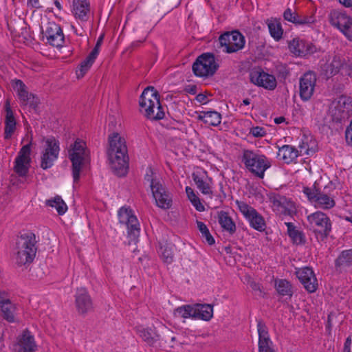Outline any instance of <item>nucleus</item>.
<instances>
[{"label": "nucleus", "mask_w": 352, "mask_h": 352, "mask_svg": "<svg viewBox=\"0 0 352 352\" xmlns=\"http://www.w3.org/2000/svg\"><path fill=\"white\" fill-rule=\"evenodd\" d=\"M108 140L107 154L110 168L116 175L123 176L126 173L129 160L125 140L119 133H113Z\"/></svg>", "instance_id": "nucleus-1"}, {"label": "nucleus", "mask_w": 352, "mask_h": 352, "mask_svg": "<svg viewBox=\"0 0 352 352\" xmlns=\"http://www.w3.org/2000/svg\"><path fill=\"white\" fill-rule=\"evenodd\" d=\"M36 236L29 232L22 234L17 240L15 261L18 265L31 263L36 253Z\"/></svg>", "instance_id": "nucleus-2"}, {"label": "nucleus", "mask_w": 352, "mask_h": 352, "mask_svg": "<svg viewBox=\"0 0 352 352\" xmlns=\"http://www.w3.org/2000/svg\"><path fill=\"white\" fill-rule=\"evenodd\" d=\"M144 178L146 182L149 184L156 205L161 208H169L172 204L171 196L163 186L160 177L151 168L146 169Z\"/></svg>", "instance_id": "nucleus-3"}, {"label": "nucleus", "mask_w": 352, "mask_h": 352, "mask_svg": "<svg viewBox=\"0 0 352 352\" xmlns=\"http://www.w3.org/2000/svg\"><path fill=\"white\" fill-rule=\"evenodd\" d=\"M88 156L86 143L77 138L68 148V157L72 164V177L74 182L76 183L80 179V173L86 163Z\"/></svg>", "instance_id": "nucleus-4"}, {"label": "nucleus", "mask_w": 352, "mask_h": 352, "mask_svg": "<svg viewBox=\"0 0 352 352\" xmlns=\"http://www.w3.org/2000/svg\"><path fill=\"white\" fill-rule=\"evenodd\" d=\"M242 162L249 171L260 178L264 177L265 170L271 166L270 161L264 155L251 150L243 151Z\"/></svg>", "instance_id": "nucleus-5"}, {"label": "nucleus", "mask_w": 352, "mask_h": 352, "mask_svg": "<svg viewBox=\"0 0 352 352\" xmlns=\"http://www.w3.org/2000/svg\"><path fill=\"white\" fill-rule=\"evenodd\" d=\"M219 65L215 62L212 54L205 53L199 56L192 65V72L199 77L212 76L217 70Z\"/></svg>", "instance_id": "nucleus-6"}, {"label": "nucleus", "mask_w": 352, "mask_h": 352, "mask_svg": "<svg viewBox=\"0 0 352 352\" xmlns=\"http://www.w3.org/2000/svg\"><path fill=\"white\" fill-rule=\"evenodd\" d=\"M235 203L252 228L260 232L265 230L266 228L265 219L256 210L243 201L236 200Z\"/></svg>", "instance_id": "nucleus-7"}, {"label": "nucleus", "mask_w": 352, "mask_h": 352, "mask_svg": "<svg viewBox=\"0 0 352 352\" xmlns=\"http://www.w3.org/2000/svg\"><path fill=\"white\" fill-rule=\"evenodd\" d=\"M11 85L24 107L30 109L38 107L40 100L36 95L29 93L27 86L21 80L14 79L11 81Z\"/></svg>", "instance_id": "nucleus-8"}, {"label": "nucleus", "mask_w": 352, "mask_h": 352, "mask_svg": "<svg viewBox=\"0 0 352 352\" xmlns=\"http://www.w3.org/2000/svg\"><path fill=\"white\" fill-rule=\"evenodd\" d=\"M303 192L316 208L328 210L336 204L333 197L316 188L305 187L303 188Z\"/></svg>", "instance_id": "nucleus-9"}, {"label": "nucleus", "mask_w": 352, "mask_h": 352, "mask_svg": "<svg viewBox=\"0 0 352 352\" xmlns=\"http://www.w3.org/2000/svg\"><path fill=\"white\" fill-rule=\"evenodd\" d=\"M139 104L144 110H161L164 108V104L160 102V96L159 92L153 86L146 87L142 91Z\"/></svg>", "instance_id": "nucleus-10"}, {"label": "nucleus", "mask_w": 352, "mask_h": 352, "mask_svg": "<svg viewBox=\"0 0 352 352\" xmlns=\"http://www.w3.org/2000/svg\"><path fill=\"white\" fill-rule=\"evenodd\" d=\"M45 146L41 155V166L43 169L51 168L57 160L59 153V143L54 138L45 140Z\"/></svg>", "instance_id": "nucleus-11"}, {"label": "nucleus", "mask_w": 352, "mask_h": 352, "mask_svg": "<svg viewBox=\"0 0 352 352\" xmlns=\"http://www.w3.org/2000/svg\"><path fill=\"white\" fill-rule=\"evenodd\" d=\"M219 43L226 47L227 53H233L241 50L245 45V38L237 30L226 32L219 36Z\"/></svg>", "instance_id": "nucleus-12"}, {"label": "nucleus", "mask_w": 352, "mask_h": 352, "mask_svg": "<svg viewBox=\"0 0 352 352\" xmlns=\"http://www.w3.org/2000/svg\"><path fill=\"white\" fill-rule=\"evenodd\" d=\"M12 349L14 352H36L37 345L34 335L28 329L23 330L16 338Z\"/></svg>", "instance_id": "nucleus-13"}, {"label": "nucleus", "mask_w": 352, "mask_h": 352, "mask_svg": "<svg viewBox=\"0 0 352 352\" xmlns=\"http://www.w3.org/2000/svg\"><path fill=\"white\" fill-rule=\"evenodd\" d=\"M310 228L316 232L327 236L331 231V224L326 214L320 211L311 213L307 216Z\"/></svg>", "instance_id": "nucleus-14"}, {"label": "nucleus", "mask_w": 352, "mask_h": 352, "mask_svg": "<svg viewBox=\"0 0 352 352\" xmlns=\"http://www.w3.org/2000/svg\"><path fill=\"white\" fill-rule=\"evenodd\" d=\"M31 142L23 146L14 160V170L20 177L27 175L30 166Z\"/></svg>", "instance_id": "nucleus-15"}, {"label": "nucleus", "mask_w": 352, "mask_h": 352, "mask_svg": "<svg viewBox=\"0 0 352 352\" xmlns=\"http://www.w3.org/2000/svg\"><path fill=\"white\" fill-rule=\"evenodd\" d=\"M42 33L46 37L47 43L52 46L60 47L64 43V34L61 28L54 22H48Z\"/></svg>", "instance_id": "nucleus-16"}, {"label": "nucleus", "mask_w": 352, "mask_h": 352, "mask_svg": "<svg viewBox=\"0 0 352 352\" xmlns=\"http://www.w3.org/2000/svg\"><path fill=\"white\" fill-rule=\"evenodd\" d=\"M118 215L119 221L126 225L129 234L133 235L134 237L138 236L140 232V224L132 210L127 207H122Z\"/></svg>", "instance_id": "nucleus-17"}, {"label": "nucleus", "mask_w": 352, "mask_h": 352, "mask_svg": "<svg viewBox=\"0 0 352 352\" xmlns=\"http://www.w3.org/2000/svg\"><path fill=\"white\" fill-rule=\"evenodd\" d=\"M269 199L273 210L279 214H288L295 209L294 203L286 197L278 193H271Z\"/></svg>", "instance_id": "nucleus-18"}, {"label": "nucleus", "mask_w": 352, "mask_h": 352, "mask_svg": "<svg viewBox=\"0 0 352 352\" xmlns=\"http://www.w3.org/2000/svg\"><path fill=\"white\" fill-rule=\"evenodd\" d=\"M296 275L305 289L309 293L314 292L318 288V280L313 270L309 267L298 268Z\"/></svg>", "instance_id": "nucleus-19"}, {"label": "nucleus", "mask_w": 352, "mask_h": 352, "mask_svg": "<svg viewBox=\"0 0 352 352\" xmlns=\"http://www.w3.org/2000/svg\"><path fill=\"white\" fill-rule=\"evenodd\" d=\"M75 305L78 313L80 315H85L92 310V300L85 288L77 289L75 294Z\"/></svg>", "instance_id": "nucleus-20"}, {"label": "nucleus", "mask_w": 352, "mask_h": 352, "mask_svg": "<svg viewBox=\"0 0 352 352\" xmlns=\"http://www.w3.org/2000/svg\"><path fill=\"white\" fill-rule=\"evenodd\" d=\"M316 82V76L309 72L300 79V95L304 100H309L313 95Z\"/></svg>", "instance_id": "nucleus-21"}, {"label": "nucleus", "mask_w": 352, "mask_h": 352, "mask_svg": "<svg viewBox=\"0 0 352 352\" xmlns=\"http://www.w3.org/2000/svg\"><path fill=\"white\" fill-rule=\"evenodd\" d=\"M0 310L4 320L8 322H15L16 307L10 298L8 293L0 292Z\"/></svg>", "instance_id": "nucleus-22"}, {"label": "nucleus", "mask_w": 352, "mask_h": 352, "mask_svg": "<svg viewBox=\"0 0 352 352\" xmlns=\"http://www.w3.org/2000/svg\"><path fill=\"white\" fill-rule=\"evenodd\" d=\"M250 80L252 83L269 90H273L276 87L275 77L263 71L256 70L250 73Z\"/></svg>", "instance_id": "nucleus-23"}, {"label": "nucleus", "mask_w": 352, "mask_h": 352, "mask_svg": "<svg viewBox=\"0 0 352 352\" xmlns=\"http://www.w3.org/2000/svg\"><path fill=\"white\" fill-rule=\"evenodd\" d=\"M331 24L337 27L350 41H352V19L344 14L331 15Z\"/></svg>", "instance_id": "nucleus-24"}, {"label": "nucleus", "mask_w": 352, "mask_h": 352, "mask_svg": "<svg viewBox=\"0 0 352 352\" xmlns=\"http://www.w3.org/2000/svg\"><path fill=\"white\" fill-rule=\"evenodd\" d=\"M257 331L258 334V352H275L267 328L260 320L257 323Z\"/></svg>", "instance_id": "nucleus-25"}, {"label": "nucleus", "mask_w": 352, "mask_h": 352, "mask_svg": "<svg viewBox=\"0 0 352 352\" xmlns=\"http://www.w3.org/2000/svg\"><path fill=\"white\" fill-rule=\"evenodd\" d=\"M192 179L197 188L204 195H210L211 190V179L208 177L207 172L203 169H197L192 173Z\"/></svg>", "instance_id": "nucleus-26"}, {"label": "nucleus", "mask_w": 352, "mask_h": 352, "mask_svg": "<svg viewBox=\"0 0 352 352\" xmlns=\"http://www.w3.org/2000/svg\"><path fill=\"white\" fill-rule=\"evenodd\" d=\"M335 266L340 272L352 267V250H343L336 259Z\"/></svg>", "instance_id": "nucleus-27"}, {"label": "nucleus", "mask_w": 352, "mask_h": 352, "mask_svg": "<svg viewBox=\"0 0 352 352\" xmlns=\"http://www.w3.org/2000/svg\"><path fill=\"white\" fill-rule=\"evenodd\" d=\"M217 216L218 222L223 230L226 231L230 234L235 233L236 230V224L227 212L218 211Z\"/></svg>", "instance_id": "nucleus-28"}, {"label": "nucleus", "mask_w": 352, "mask_h": 352, "mask_svg": "<svg viewBox=\"0 0 352 352\" xmlns=\"http://www.w3.org/2000/svg\"><path fill=\"white\" fill-rule=\"evenodd\" d=\"M74 13L76 18L82 21H87L89 18V2L87 0L74 1Z\"/></svg>", "instance_id": "nucleus-29"}, {"label": "nucleus", "mask_w": 352, "mask_h": 352, "mask_svg": "<svg viewBox=\"0 0 352 352\" xmlns=\"http://www.w3.org/2000/svg\"><path fill=\"white\" fill-rule=\"evenodd\" d=\"M316 142L311 135L304 134L298 144L300 155H311L315 152Z\"/></svg>", "instance_id": "nucleus-30"}, {"label": "nucleus", "mask_w": 352, "mask_h": 352, "mask_svg": "<svg viewBox=\"0 0 352 352\" xmlns=\"http://www.w3.org/2000/svg\"><path fill=\"white\" fill-rule=\"evenodd\" d=\"M300 155L298 149L291 145H284L279 148L277 153L279 159L287 164L294 162Z\"/></svg>", "instance_id": "nucleus-31"}, {"label": "nucleus", "mask_w": 352, "mask_h": 352, "mask_svg": "<svg viewBox=\"0 0 352 352\" xmlns=\"http://www.w3.org/2000/svg\"><path fill=\"white\" fill-rule=\"evenodd\" d=\"M195 319H201L208 321L213 316V308L209 304H197L194 305Z\"/></svg>", "instance_id": "nucleus-32"}, {"label": "nucleus", "mask_w": 352, "mask_h": 352, "mask_svg": "<svg viewBox=\"0 0 352 352\" xmlns=\"http://www.w3.org/2000/svg\"><path fill=\"white\" fill-rule=\"evenodd\" d=\"M197 117L204 123L211 126H217L221 122V115L219 111H199Z\"/></svg>", "instance_id": "nucleus-33"}, {"label": "nucleus", "mask_w": 352, "mask_h": 352, "mask_svg": "<svg viewBox=\"0 0 352 352\" xmlns=\"http://www.w3.org/2000/svg\"><path fill=\"white\" fill-rule=\"evenodd\" d=\"M329 109L331 110H351L352 99L346 96H340L331 102Z\"/></svg>", "instance_id": "nucleus-34"}, {"label": "nucleus", "mask_w": 352, "mask_h": 352, "mask_svg": "<svg viewBox=\"0 0 352 352\" xmlns=\"http://www.w3.org/2000/svg\"><path fill=\"white\" fill-rule=\"evenodd\" d=\"M289 49L291 52L298 56H304L308 52L305 43L297 38H294L289 43Z\"/></svg>", "instance_id": "nucleus-35"}, {"label": "nucleus", "mask_w": 352, "mask_h": 352, "mask_svg": "<svg viewBox=\"0 0 352 352\" xmlns=\"http://www.w3.org/2000/svg\"><path fill=\"white\" fill-rule=\"evenodd\" d=\"M16 120L13 111H7L5 120L4 137L10 139L16 129Z\"/></svg>", "instance_id": "nucleus-36"}, {"label": "nucleus", "mask_w": 352, "mask_h": 352, "mask_svg": "<svg viewBox=\"0 0 352 352\" xmlns=\"http://www.w3.org/2000/svg\"><path fill=\"white\" fill-rule=\"evenodd\" d=\"M277 292L281 296H292V287L291 283L286 279H276L274 284Z\"/></svg>", "instance_id": "nucleus-37"}, {"label": "nucleus", "mask_w": 352, "mask_h": 352, "mask_svg": "<svg viewBox=\"0 0 352 352\" xmlns=\"http://www.w3.org/2000/svg\"><path fill=\"white\" fill-rule=\"evenodd\" d=\"M174 316L177 318H188L195 316L194 306L189 305H182L174 310Z\"/></svg>", "instance_id": "nucleus-38"}, {"label": "nucleus", "mask_w": 352, "mask_h": 352, "mask_svg": "<svg viewBox=\"0 0 352 352\" xmlns=\"http://www.w3.org/2000/svg\"><path fill=\"white\" fill-rule=\"evenodd\" d=\"M46 204L52 208H55L57 212L62 215L65 213L67 206L60 197L57 196L52 199L46 201Z\"/></svg>", "instance_id": "nucleus-39"}, {"label": "nucleus", "mask_w": 352, "mask_h": 352, "mask_svg": "<svg viewBox=\"0 0 352 352\" xmlns=\"http://www.w3.org/2000/svg\"><path fill=\"white\" fill-rule=\"evenodd\" d=\"M267 25L270 35L276 41L280 40L283 33L280 23L276 20H271L268 22Z\"/></svg>", "instance_id": "nucleus-40"}, {"label": "nucleus", "mask_w": 352, "mask_h": 352, "mask_svg": "<svg viewBox=\"0 0 352 352\" xmlns=\"http://www.w3.org/2000/svg\"><path fill=\"white\" fill-rule=\"evenodd\" d=\"M139 336L148 344H153L156 340L157 336L151 329L140 327L138 329Z\"/></svg>", "instance_id": "nucleus-41"}, {"label": "nucleus", "mask_w": 352, "mask_h": 352, "mask_svg": "<svg viewBox=\"0 0 352 352\" xmlns=\"http://www.w3.org/2000/svg\"><path fill=\"white\" fill-rule=\"evenodd\" d=\"M159 254L165 263L170 264L173 261L174 255L172 246L168 245H161Z\"/></svg>", "instance_id": "nucleus-42"}, {"label": "nucleus", "mask_w": 352, "mask_h": 352, "mask_svg": "<svg viewBox=\"0 0 352 352\" xmlns=\"http://www.w3.org/2000/svg\"><path fill=\"white\" fill-rule=\"evenodd\" d=\"M285 225L287 227V233L293 240L294 243L297 244L302 243L303 242L302 234L296 230V227L292 223L287 222L285 223Z\"/></svg>", "instance_id": "nucleus-43"}, {"label": "nucleus", "mask_w": 352, "mask_h": 352, "mask_svg": "<svg viewBox=\"0 0 352 352\" xmlns=\"http://www.w3.org/2000/svg\"><path fill=\"white\" fill-rule=\"evenodd\" d=\"M96 58L91 56L90 54L80 63V66L78 70L76 71V75L78 78H82L90 69L93 65Z\"/></svg>", "instance_id": "nucleus-44"}, {"label": "nucleus", "mask_w": 352, "mask_h": 352, "mask_svg": "<svg viewBox=\"0 0 352 352\" xmlns=\"http://www.w3.org/2000/svg\"><path fill=\"white\" fill-rule=\"evenodd\" d=\"M344 63V60L339 56H334L332 61L328 65L327 72L329 73L330 75H335L338 74L342 67Z\"/></svg>", "instance_id": "nucleus-45"}, {"label": "nucleus", "mask_w": 352, "mask_h": 352, "mask_svg": "<svg viewBox=\"0 0 352 352\" xmlns=\"http://www.w3.org/2000/svg\"><path fill=\"white\" fill-rule=\"evenodd\" d=\"M197 228L201 234V236L204 239H205L206 241L209 245H213L215 243V241H214L213 236L210 234L209 230L207 228L206 225L201 221H197Z\"/></svg>", "instance_id": "nucleus-46"}, {"label": "nucleus", "mask_w": 352, "mask_h": 352, "mask_svg": "<svg viewBox=\"0 0 352 352\" xmlns=\"http://www.w3.org/2000/svg\"><path fill=\"white\" fill-rule=\"evenodd\" d=\"M317 122L320 126H331V113L321 111L316 117Z\"/></svg>", "instance_id": "nucleus-47"}, {"label": "nucleus", "mask_w": 352, "mask_h": 352, "mask_svg": "<svg viewBox=\"0 0 352 352\" xmlns=\"http://www.w3.org/2000/svg\"><path fill=\"white\" fill-rule=\"evenodd\" d=\"M283 16L285 20L294 23L302 24L307 23V21L300 19L298 14L294 12H293L290 8H287L284 12Z\"/></svg>", "instance_id": "nucleus-48"}, {"label": "nucleus", "mask_w": 352, "mask_h": 352, "mask_svg": "<svg viewBox=\"0 0 352 352\" xmlns=\"http://www.w3.org/2000/svg\"><path fill=\"white\" fill-rule=\"evenodd\" d=\"M144 117L151 120H160L166 118L165 111H144Z\"/></svg>", "instance_id": "nucleus-49"}, {"label": "nucleus", "mask_w": 352, "mask_h": 352, "mask_svg": "<svg viewBox=\"0 0 352 352\" xmlns=\"http://www.w3.org/2000/svg\"><path fill=\"white\" fill-rule=\"evenodd\" d=\"M250 134L255 138H262L266 135V130L261 126H254L250 129Z\"/></svg>", "instance_id": "nucleus-50"}, {"label": "nucleus", "mask_w": 352, "mask_h": 352, "mask_svg": "<svg viewBox=\"0 0 352 352\" xmlns=\"http://www.w3.org/2000/svg\"><path fill=\"white\" fill-rule=\"evenodd\" d=\"M329 113H331V126L336 124H340L344 120L342 111H329Z\"/></svg>", "instance_id": "nucleus-51"}, {"label": "nucleus", "mask_w": 352, "mask_h": 352, "mask_svg": "<svg viewBox=\"0 0 352 352\" xmlns=\"http://www.w3.org/2000/svg\"><path fill=\"white\" fill-rule=\"evenodd\" d=\"M103 38H104V35L102 34L98 38V41L96 42V44L94 47V48L92 50L91 52L89 54L91 55V56L92 57H95L96 58L98 53H99V49L101 46V44L103 41Z\"/></svg>", "instance_id": "nucleus-52"}, {"label": "nucleus", "mask_w": 352, "mask_h": 352, "mask_svg": "<svg viewBox=\"0 0 352 352\" xmlns=\"http://www.w3.org/2000/svg\"><path fill=\"white\" fill-rule=\"evenodd\" d=\"M345 138L347 144L352 146V119L345 131Z\"/></svg>", "instance_id": "nucleus-53"}, {"label": "nucleus", "mask_w": 352, "mask_h": 352, "mask_svg": "<svg viewBox=\"0 0 352 352\" xmlns=\"http://www.w3.org/2000/svg\"><path fill=\"white\" fill-rule=\"evenodd\" d=\"M186 192L187 194V196H188V199L190 200V201L191 202L193 200H195L197 199V198H199L196 194L195 193L194 190H192V188H191L189 186H186Z\"/></svg>", "instance_id": "nucleus-54"}, {"label": "nucleus", "mask_w": 352, "mask_h": 352, "mask_svg": "<svg viewBox=\"0 0 352 352\" xmlns=\"http://www.w3.org/2000/svg\"><path fill=\"white\" fill-rule=\"evenodd\" d=\"M192 206L195 208V209L199 212H202L205 210V207L201 203L199 198H197L195 200L191 201Z\"/></svg>", "instance_id": "nucleus-55"}, {"label": "nucleus", "mask_w": 352, "mask_h": 352, "mask_svg": "<svg viewBox=\"0 0 352 352\" xmlns=\"http://www.w3.org/2000/svg\"><path fill=\"white\" fill-rule=\"evenodd\" d=\"M352 344V340L350 336H349L344 344V348L342 352H351V347Z\"/></svg>", "instance_id": "nucleus-56"}, {"label": "nucleus", "mask_w": 352, "mask_h": 352, "mask_svg": "<svg viewBox=\"0 0 352 352\" xmlns=\"http://www.w3.org/2000/svg\"><path fill=\"white\" fill-rule=\"evenodd\" d=\"M206 100V96L204 94H198L196 96V100H197L199 102L206 104V102H205Z\"/></svg>", "instance_id": "nucleus-57"}, {"label": "nucleus", "mask_w": 352, "mask_h": 352, "mask_svg": "<svg viewBox=\"0 0 352 352\" xmlns=\"http://www.w3.org/2000/svg\"><path fill=\"white\" fill-rule=\"evenodd\" d=\"M339 2L345 7L349 8L352 6V0H338Z\"/></svg>", "instance_id": "nucleus-58"}, {"label": "nucleus", "mask_w": 352, "mask_h": 352, "mask_svg": "<svg viewBox=\"0 0 352 352\" xmlns=\"http://www.w3.org/2000/svg\"><path fill=\"white\" fill-rule=\"evenodd\" d=\"M28 3L31 5L33 8H40L41 6L39 5V1L38 0H30Z\"/></svg>", "instance_id": "nucleus-59"}, {"label": "nucleus", "mask_w": 352, "mask_h": 352, "mask_svg": "<svg viewBox=\"0 0 352 352\" xmlns=\"http://www.w3.org/2000/svg\"><path fill=\"white\" fill-rule=\"evenodd\" d=\"M285 122V118L283 116H280L274 118V122L277 124L283 123Z\"/></svg>", "instance_id": "nucleus-60"}, {"label": "nucleus", "mask_w": 352, "mask_h": 352, "mask_svg": "<svg viewBox=\"0 0 352 352\" xmlns=\"http://www.w3.org/2000/svg\"><path fill=\"white\" fill-rule=\"evenodd\" d=\"M251 286L254 290H258L259 292H261V287L258 284L254 283H252Z\"/></svg>", "instance_id": "nucleus-61"}, {"label": "nucleus", "mask_w": 352, "mask_h": 352, "mask_svg": "<svg viewBox=\"0 0 352 352\" xmlns=\"http://www.w3.org/2000/svg\"><path fill=\"white\" fill-rule=\"evenodd\" d=\"M54 4H55V6H56V8H57L58 10H60V9H61L60 3V2H59L58 0H55V1H54Z\"/></svg>", "instance_id": "nucleus-62"}, {"label": "nucleus", "mask_w": 352, "mask_h": 352, "mask_svg": "<svg viewBox=\"0 0 352 352\" xmlns=\"http://www.w3.org/2000/svg\"><path fill=\"white\" fill-rule=\"evenodd\" d=\"M6 110H10V103L9 101L7 100L6 102Z\"/></svg>", "instance_id": "nucleus-63"}, {"label": "nucleus", "mask_w": 352, "mask_h": 352, "mask_svg": "<svg viewBox=\"0 0 352 352\" xmlns=\"http://www.w3.org/2000/svg\"><path fill=\"white\" fill-rule=\"evenodd\" d=\"M346 219L347 221H350V222H351V223H352V212L351 213V214H350V216H349V217H347L346 218Z\"/></svg>", "instance_id": "nucleus-64"}]
</instances>
